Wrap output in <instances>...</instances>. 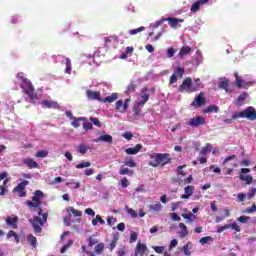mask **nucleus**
Masks as SVG:
<instances>
[{"instance_id": "09e8293b", "label": "nucleus", "mask_w": 256, "mask_h": 256, "mask_svg": "<svg viewBox=\"0 0 256 256\" xmlns=\"http://www.w3.org/2000/svg\"><path fill=\"white\" fill-rule=\"evenodd\" d=\"M163 23H165V18H162L159 21L155 22L154 24H151V27H153L154 29H157V28L161 27V25H163Z\"/></svg>"}, {"instance_id": "ea45409f", "label": "nucleus", "mask_w": 256, "mask_h": 256, "mask_svg": "<svg viewBox=\"0 0 256 256\" xmlns=\"http://www.w3.org/2000/svg\"><path fill=\"white\" fill-rule=\"evenodd\" d=\"M87 151H89V147L85 146V144H80L78 146V153H80L81 155H85Z\"/></svg>"}, {"instance_id": "c9c22d12", "label": "nucleus", "mask_w": 256, "mask_h": 256, "mask_svg": "<svg viewBox=\"0 0 256 256\" xmlns=\"http://www.w3.org/2000/svg\"><path fill=\"white\" fill-rule=\"evenodd\" d=\"M119 174L120 175H130L133 176V170L129 169V168H123L121 167L120 170H119Z\"/></svg>"}, {"instance_id": "5fc2aeb1", "label": "nucleus", "mask_w": 256, "mask_h": 256, "mask_svg": "<svg viewBox=\"0 0 256 256\" xmlns=\"http://www.w3.org/2000/svg\"><path fill=\"white\" fill-rule=\"evenodd\" d=\"M256 195V188H253L246 194L247 199H253Z\"/></svg>"}, {"instance_id": "6e6d98bb", "label": "nucleus", "mask_w": 256, "mask_h": 256, "mask_svg": "<svg viewBox=\"0 0 256 256\" xmlns=\"http://www.w3.org/2000/svg\"><path fill=\"white\" fill-rule=\"evenodd\" d=\"M227 229H231V224H226L224 226L218 227L217 233H223V231H225Z\"/></svg>"}, {"instance_id": "473e14b6", "label": "nucleus", "mask_w": 256, "mask_h": 256, "mask_svg": "<svg viewBox=\"0 0 256 256\" xmlns=\"http://www.w3.org/2000/svg\"><path fill=\"white\" fill-rule=\"evenodd\" d=\"M27 241L28 243H30V245H32V247H37V237L29 234L27 237Z\"/></svg>"}, {"instance_id": "de8ad7c7", "label": "nucleus", "mask_w": 256, "mask_h": 256, "mask_svg": "<svg viewBox=\"0 0 256 256\" xmlns=\"http://www.w3.org/2000/svg\"><path fill=\"white\" fill-rule=\"evenodd\" d=\"M85 167H91V162H81L76 165V169H85Z\"/></svg>"}, {"instance_id": "72a5a7b5", "label": "nucleus", "mask_w": 256, "mask_h": 256, "mask_svg": "<svg viewBox=\"0 0 256 256\" xmlns=\"http://www.w3.org/2000/svg\"><path fill=\"white\" fill-rule=\"evenodd\" d=\"M63 63L66 65L65 73H68V75H71V59L65 58L63 60Z\"/></svg>"}, {"instance_id": "20e7f679", "label": "nucleus", "mask_w": 256, "mask_h": 256, "mask_svg": "<svg viewBox=\"0 0 256 256\" xmlns=\"http://www.w3.org/2000/svg\"><path fill=\"white\" fill-rule=\"evenodd\" d=\"M151 159H154L149 162V165L151 167H159L161 165L162 167H165L168 163L171 162V155L170 154H155L154 156H151Z\"/></svg>"}, {"instance_id": "e433bc0d", "label": "nucleus", "mask_w": 256, "mask_h": 256, "mask_svg": "<svg viewBox=\"0 0 256 256\" xmlns=\"http://www.w3.org/2000/svg\"><path fill=\"white\" fill-rule=\"evenodd\" d=\"M135 89H137V86L135 85V83L131 82L125 91L126 95H130V93H135Z\"/></svg>"}, {"instance_id": "58836bf2", "label": "nucleus", "mask_w": 256, "mask_h": 256, "mask_svg": "<svg viewBox=\"0 0 256 256\" xmlns=\"http://www.w3.org/2000/svg\"><path fill=\"white\" fill-rule=\"evenodd\" d=\"M201 7V1L195 2L192 7L190 8L191 13H197Z\"/></svg>"}, {"instance_id": "9d476101", "label": "nucleus", "mask_w": 256, "mask_h": 256, "mask_svg": "<svg viewBox=\"0 0 256 256\" xmlns=\"http://www.w3.org/2000/svg\"><path fill=\"white\" fill-rule=\"evenodd\" d=\"M86 96L90 101H103V99H101V93L98 91L87 90Z\"/></svg>"}, {"instance_id": "393cba45", "label": "nucleus", "mask_w": 256, "mask_h": 256, "mask_svg": "<svg viewBox=\"0 0 256 256\" xmlns=\"http://www.w3.org/2000/svg\"><path fill=\"white\" fill-rule=\"evenodd\" d=\"M191 47L190 46H184L180 49L178 55L179 57H185V55H189L191 53Z\"/></svg>"}, {"instance_id": "4be33fe9", "label": "nucleus", "mask_w": 256, "mask_h": 256, "mask_svg": "<svg viewBox=\"0 0 256 256\" xmlns=\"http://www.w3.org/2000/svg\"><path fill=\"white\" fill-rule=\"evenodd\" d=\"M180 229H182L181 232H179L180 238L185 239L187 235H189V230H187V226L184 223H179Z\"/></svg>"}, {"instance_id": "f3484780", "label": "nucleus", "mask_w": 256, "mask_h": 256, "mask_svg": "<svg viewBox=\"0 0 256 256\" xmlns=\"http://www.w3.org/2000/svg\"><path fill=\"white\" fill-rule=\"evenodd\" d=\"M218 87L219 89H224L226 93H231V89H229V79L227 78H221Z\"/></svg>"}, {"instance_id": "c85d7f7f", "label": "nucleus", "mask_w": 256, "mask_h": 256, "mask_svg": "<svg viewBox=\"0 0 256 256\" xmlns=\"http://www.w3.org/2000/svg\"><path fill=\"white\" fill-rule=\"evenodd\" d=\"M213 149V145L210 143L206 144V147H202L200 150V155H207V153H211V150Z\"/></svg>"}, {"instance_id": "bf43d9fd", "label": "nucleus", "mask_w": 256, "mask_h": 256, "mask_svg": "<svg viewBox=\"0 0 256 256\" xmlns=\"http://www.w3.org/2000/svg\"><path fill=\"white\" fill-rule=\"evenodd\" d=\"M83 129H85L86 131H91V129H93V124L91 122H84Z\"/></svg>"}, {"instance_id": "7ed1b4c3", "label": "nucleus", "mask_w": 256, "mask_h": 256, "mask_svg": "<svg viewBox=\"0 0 256 256\" xmlns=\"http://www.w3.org/2000/svg\"><path fill=\"white\" fill-rule=\"evenodd\" d=\"M232 119H248V121H256L255 107L250 106L240 112H235L232 115Z\"/></svg>"}, {"instance_id": "4468645a", "label": "nucleus", "mask_w": 256, "mask_h": 256, "mask_svg": "<svg viewBox=\"0 0 256 256\" xmlns=\"http://www.w3.org/2000/svg\"><path fill=\"white\" fill-rule=\"evenodd\" d=\"M165 21H168V24L170 25V27H172V29H177V27H179V23H183V19L173 17L165 18Z\"/></svg>"}, {"instance_id": "a878e982", "label": "nucleus", "mask_w": 256, "mask_h": 256, "mask_svg": "<svg viewBox=\"0 0 256 256\" xmlns=\"http://www.w3.org/2000/svg\"><path fill=\"white\" fill-rule=\"evenodd\" d=\"M234 77H236V86L239 87V89H241V87H246L245 80L241 79L237 72L234 73Z\"/></svg>"}, {"instance_id": "3c124183", "label": "nucleus", "mask_w": 256, "mask_h": 256, "mask_svg": "<svg viewBox=\"0 0 256 256\" xmlns=\"http://www.w3.org/2000/svg\"><path fill=\"white\" fill-rule=\"evenodd\" d=\"M166 53L168 59H171V57H173L175 53H177V50H175V48H168Z\"/></svg>"}, {"instance_id": "f257e3e1", "label": "nucleus", "mask_w": 256, "mask_h": 256, "mask_svg": "<svg viewBox=\"0 0 256 256\" xmlns=\"http://www.w3.org/2000/svg\"><path fill=\"white\" fill-rule=\"evenodd\" d=\"M42 216V219L40 218ZM47 213H43V210L40 208L38 211V216H34L33 218H30L28 221L30 225L33 227L34 233H41L43 231V226L45 223H47Z\"/></svg>"}, {"instance_id": "37998d69", "label": "nucleus", "mask_w": 256, "mask_h": 256, "mask_svg": "<svg viewBox=\"0 0 256 256\" xmlns=\"http://www.w3.org/2000/svg\"><path fill=\"white\" fill-rule=\"evenodd\" d=\"M244 213H247V215H251L253 213H256V204H253L251 207L247 208Z\"/></svg>"}, {"instance_id": "5701e85b", "label": "nucleus", "mask_w": 256, "mask_h": 256, "mask_svg": "<svg viewBox=\"0 0 256 256\" xmlns=\"http://www.w3.org/2000/svg\"><path fill=\"white\" fill-rule=\"evenodd\" d=\"M149 211H154V213H159L161 209H163V206L157 202L156 204H150L148 206Z\"/></svg>"}, {"instance_id": "ddd939ff", "label": "nucleus", "mask_w": 256, "mask_h": 256, "mask_svg": "<svg viewBox=\"0 0 256 256\" xmlns=\"http://www.w3.org/2000/svg\"><path fill=\"white\" fill-rule=\"evenodd\" d=\"M17 221H19V218L17 216H8L5 219L6 225H8V227H11L12 229H17Z\"/></svg>"}, {"instance_id": "e2e57ef3", "label": "nucleus", "mask_w": 256, "mask_h": 256, "mask_svg": "<svg viewBox=\"0 0 256 256\" xmlns=\"http://www.w3.org/2000/svg\"><path fill=\"white\" fill-rule=\"evenodd\" d=\"M122 137H124V139H127V141H131L133 139V133L126 132V133L122 134Z\"/></svg>"}, {"instance_id": "cd10ccee", "label": "nucleus", "mask_w": 256, "mask_h": 256, "mask_svg": "<svg viewBox=\"0 0 256 256\" xmlns=\"http://www.w3.org/2000/svg\"><path fill=\"white\" fill-rule=\"evenodd\" d=\"M66 211H67V213H69V214L72 213L74 217H82V215H83V212H81V211H79V210H75V208H73V207H68V208L66 209Z\"/></svg>"}, {"instance_id": "c756f323", "label": "nucleus", "mask_w": 256, "mask_h": 256, "mask_svg": "<svg viewBox=\"0 0 256 256\" xmlns=\"http://www.w3.org/2000/svg\"><path fill=\"white\" fill-rule=\"evenodd\" d=\"M183 219H186V223H189L190 225H193V220L197 217L195 214H182Z\"/></svg>"}, {"instance_id": "b1692460", "label": "nucleus", "mask_w": 256, "mask_h": 256, "mask_svg": "<svg viewBox=\"0 0 256 256\" xmlns=\"http://www.w3.org/2000/svg\"><path fill=\"white\" fill-rule=\"evenodd\" d=\"M239 179L240 181H246L247 185H251V183H253V176L251 175L240 174Z\"/></svg>"}, {"instance_id": "c03bdc74", "label": "nucleus", "mask_w": 256, "mask_h": 256, "mask_svg": "<svg viewBox=\"0 0 256 256\" xmlns=\"http://www.w3.org/2000/svg\"><path fill=\"white\" fill-rule=\"evenodd\" d=\"M245 199H247V194H245V193L237 194V202L238 203H243V201H245Z\"/></svg>"}, {"instance_id": "f03ea898", "label": "nucleus", "mask_w": 256, "mask_h": 256, "mask_svg": "<svg viewBox=\"0 0 256 256\" xmlns=\"http://www.w3.org/2000/svg\"><path fill=\"white\" fill-rule=\"evenodd\" d=\"M18 77L22 82L21 88L23 89L24 93L30 97V101H34L37 99V95H35V88H33V84L27 80V78L23 77V73H19Z\"/></svg>"}, {"instance_id": "4c0bfd02", "label": "nucleus", "mask_w": 256, "mask_h": 256, "mask_svg": "<svg viewBox=\"0 0 256 256\" xmlns=\"http://www.w3.org/2000/svg\"><path fill=\"white\" fill-rule=\"evenodd\" d=\"M105 249V244L99 243L98 245L95 246V253L96 255H101L103 253V250Z\"/></svg>"}, {"instance_id": "2f4dec72", "label": "nucleus", "mask_w": 256, "mask_h": 256, "mask_svg": "<svg viewBox=\"0 0 256 256\" xmlns=\"http://www.w3.org/2000/svg\"><path fill=\"white\" fill-rule=\"evenodd\" d=\"M97 223H100V225H105V220L101 218V215H96V217L92 220L93 227L97 226Z\"/></svg>"}, {"instance_id": "dca6fc26", "label": "nucleus", "mask_w": 256, "mask_h": 256, "mask_svg": "<svg viewBox=\"0 0 256 256\" xmlns=\"http://www.w3.org/2000/svg\"><path fill=\"white\" fill-rule=\"evenodd\" d=\"M193 107H202L205 105V98L203 97V92H201L196 98L195 101L191 104Z\"/></svg>"}, {"instance_id": "864d4df0", "label": "nucleus", "mask_w": 256, "mask_h": 256, "mask_svg": "<svg viewBox=\"0 0 256 256\" xmlns=\"http://www.w3.org/2000/svg\"><path fill=\"white\" fill-rule=\"evenodd\" d=\"M183 73H185V70L182 67H177L175 70V74L180 77V79L183 78Z\"/></svg>"}, {"instance_id": "69168bd1", "label": "nucleus", "mask_w": 256, "mask_h": 256, "mask_svg": "<svg viewBox=\"0 0 256 256\" xmlns=\"http://www.w3.org/2000/svg\"><path fill=\"white\" fill-rule=\"evenodd\" d=\"M194 82H195V85H193V87H196V91L201 89V79L196 78V79H194Z\"/></svg>"}, {"instance_id": "6ab92c4d", "label": "nucleus", "mask_w": 256, "mask_h": 256, "mask_svg": "<svg viewBox=\"0 0 256 256\" xmlns=\"http://www.w3.org/2000/svg\"><path fill=\"white\" fill-rule=\"evenodd\" d=\"M24 165H27V167H29V169H37V167H39V164H37V162H35V160L31 159V158H25L23 160Z\"/></svg>"}, {"instance_id": "1a4fd4ad", "label": "nucleus", "mask_w": 256, "mask_h": 256, "mask_svg": "<svg viewBox=\"0 0 256 256\" xmlns=\"http://www.w3.org/2000/svg\"><path fill=\"white\" fill-rule=\"evenodd\" d=\"M92 141L93 143H109L111 145V143H113V136L109 134H104L99 136L98 138L93 139Z\"/></svg>"}, {"instance_id": "a18cd8bd", "label": "nucleus", "mask_w": 256, "mask_h": 256, "mask_svg": "<svg viewBox=\"0 0 256 256\" xmlns=\"http://www.w3.org/2000/svg\"><path fill=\"white\" fill-rule=\"evenodd\" d=\"M141 31H145V27L141 26L136 29H132L129 31L130 35H137V33H141Z\"/></svg>"}, {"instance_id": "2eb2a0df", "label": "nucleus", "mask_w": 256, "mask_h": 256, "mask_svg": "<svg viewBox=\"0 0 256 256\" xmlns=\"http://www.w3.org/2000/svg\"><path fill=\"white\" fill-rule=\"evenodd\" d=\"M147 101H149V93H147V89H143L142 95L138 101V106L143 107V105H145L147 103Z\"/></svg>"}, {"instance_id": "338daca9", "label": "nucleus", "mask_w": 256, "mask_h": 256, "mask_svg": "<svg viewBox=\"0 0 256 256\" xmlns=\"http://www.w3.org/2000/svg\"><path fill=\"white\" fill-rule=\"evenodd\" d=\"M153 249L156 253H159V254H161V253H163V251H165V247H163V246H154Z\"/></svg>"}, {"instance_id": "a211bd4d", "label": "nucleus", "mask_w": 256, "mask_h": 256, "mask_svg": "<svg viewBox=\"0 0 256 256\" xmlns=\"http://www.w3.org/2000/svg\"><path fill=\"white\" fill-rule=\"evenodd\" d=\"M142 149L143 145L137 144L134 148H127L125 153H127V155H137V153H139Z\"/></svg>"}, {"instance_id": "49530a36", "label": "nucleus", "mask_w": 256, "mask_h": 256, "mask_svg": "<svg viewBox=\"0 0 256 256\" xmlns=\"http://www.w3.org/2000/svg\"><path fill=\"white\" fill-rule=\"evenodd\" d=\"M124 163L127 165V167H137V163H135V161H133L131 158L126 159Z\"/></svg>"}, {"instance_id": "79ce46f5", "label": "nucleus", "mask_w": 256, "mask_h": 256, "mask_svg": "<svg viewBox=\"0 0 256 256\" xmlns=\"http://www.w3.org/2000/svg\"><path fill=\"white\" fill-rule=\"evenodd\" d=\"M209 241H213V237H211V236L202 237V238L199 240V243H200L201 245H205V243H209Z\"/></svg>"}, {"instance_id": "13d9d810", "label": "nucleus", "mask_w": 256, "mask_h": 256, "mask_svg": "<svg viewBox=\"0 0 256 256\" xmlns=\"http://www.w3.org/2000/svg\"><path fill=\"white\" fill-rule=\"evenodd\" d=\"M73 119H74V121L71 122L72 127H74L75 129L81 127V124L79 123V121H81V120H79V118H76V117Z\"/></svg>"}, {"instance_id": "39448f33", "label": "nucleus", "mask_w": 256, "mask_h": 256, "mask_svg": "<svg viewBox=\"0 0 256 256\" xmlns=\"http://www.w3.org/2000/svg\"><path fill=\"white\" fill-rule=\"evenodd\" d=\"M43 197H45V194H43V191L41 190H36L34 192V196L32 197V202L30 200L26 201V205L30 208V209H35L37 207H41V205L43 204V202H41V199H43Z\"/></svg>"}, {"instance_id": "7c9ffc66", "label": "nucleus", "mask_w": 256, "mask_h": 256, "mask_svg": "<svg viewBox=\"0 0 256 256\" xmlns=\"http://www.w3.org/2000/svg\"><path fill=\"white\" fill-rule=\"evenodd\" d=\"M117 93H113L112 95L106 97L103 101V103H113V101H117L118 99Z\"/></svg>"}, {"instance_id": "f704fd0d", "label": "nucleus", "mask_w": 256, "mask_h": 256, "mask_svg": "<svg viewBox=\"0 0 256 256\" xmlns=\"http://www.w3.org/2000/svg\"><path fill=\"white\" fill-rule=\"evenodd\" d=\"M219 113V107L218 106H215V105H212V106H209L208 108H206L203 113Z\"/></svg>"}, {"instance_id": "423d86ee", "label": "nucleus", "mask_w": 256, "mask_h": 256, "mask_svg": "<svg viewBox=\"0 0 256 256\" xmlns=\"http://www.w3.org/2000/svg\"><path fill=\"white\" fill-rule=\"evenodd\" d=\"M178 91L179 93H183V91L186 93H195V91H197V87L193 86V81L188 77L182 82Z\"/></svg>"}, {"instance_id": "f8f14e48", "label": "nucleus", "mask_w": 256, "mask_h": 256, "mask_svg": "<svg viewBox=\"0 0 256 256\" xmlns=\"http://www.w3.org/2000/svg\"><path fill=\"white\" fill-rule=\"evenodd\" d=\"M145 251H147V245L138 242L136 245L134 256H143L145 254Z\"/></svg>"}, {"instance_id": "a19ab883", "label": "nucleus", "mask_w": 256, "mask_h": 256, "mask_svg": "<svg viewBox=\"0 0 256 256\" xmlns=\"http://www.w3.org/2000/svg\"><path fill=\"white\" fill-rule=\"evenodd\" d=\"M126 211L128 215H130V217H132L133 219L137 217V211L133 210L132 208H129V206H126Z\"/></svg>"}, {"instance_id": "052dcab7", "label": "nucleus", "mask_w": 256, "mask_h": 256, "mask_svg": "<svg viewBox=\"0 0 256 256\" xmlns=\"http://www.w3.org/2000/svg\"><path fill=\"white\" fill-rule=\"evenodd\" d=\"M90 121L96 125V127H101V122L99 121V118L90 117Z\"/></svg>"}, {"instance_id": "bb28decb", "label": "nucleus", "mask_w": 256, "mask_h": 256, "mask_svg": "<svg viewBox=\"0 0 256 256\" xmlns=\"http://www.w3.org/2000/svg\"><path fill=\"white\" fill-rule=\"evenodd\" d=\"M192 247H193V244L191 242H188L187 244H185L182 247V251H183L184 255L191 256V251H189V250L192 249Z\"/></svg>"}, {"instance_id": "0eeeda50", "label": "nucleus", "mask_w": 256, "mask_h": 256, "mask_svg": "<svg viewBox=\"0 0 256 256\" xmlns=\"http://www.w3.org/2000/svg\"><path fill=\"white\" fill-rule=\"evenodd\" d=\"M29 184V181L24 180L21 183H19L15 188L14 192L18 193V197H27V190H25V187Z\"/></svg>"}, {"instance_id": "774afa93", "label": "nucleus", "mask_w": 256, "mask_h": 256, "mask_svg": "<svg viewBox=\"0 0 256 256\" xmlns=\"http://www.w3.org/2000/svg\"><path fill=\"white\" fill-rule=\"evenodd\" d=\"M115 247H117V238H114L109 246L110 251H113L115 249Z\"/></svg>"}, {"instance_id": "9b49d317", "label": "nucleus", "mask_w": 256, "mask_h": 256, "mask_svg": "<svg viewBox=\"0 0 256 256\" xmlns=\"http://www.w3.org/2000/svg\"><path fill=\"white\" fill-rule=\"evenodd\" d=\"M188 125L190 127H199L200 125H205V118L203 117L192 118L188 121Z\"/></svg>"}, {"instance_id": "603ef678", "label": "nucleus", "mask_w": 256, "mask_h": 256, "mask_svg": "<svg viewBox=\"0 0 256 256\" xmlns=\"http://www.w3.org/2000/svg\"><path fill=\"white\" fill-rule=\"evenodd\" d=\"M71 245H73V240H69L68 243L61 248L60 253H65Z\"/></svg>"}, {"instance_id": "aec40b11", "label": "nucleus", "mask_w": 256, "mask_h": 256, "mask_svg": "<svg viewBox=\"0 0 256 256\" xmlns=\"http://www.w3.org/2000/svg\"><path fill=\"white\" fill-rule=\"evenodd\" d=\"M193 191H195V187H193V186H186L184 188L185 194H183L181 196V199H189V197H191V195H193Z\"/></svg>"}, {"instance_id": "8fccbe9b", "label": "nucleus", "mask_w": 256, "mask_h": 256, "mask_svg": "<svg viewBox=\"0 0 256 256\" xmlns=\"http://www.w3.org/2000/svg\"><path fill=\"white\" fill-rule=\"evenodd\" d=\"M97 243H99V240L93 238L92 236L88 238L89 247H93V245H97Z\"/></svg>"}, {"instance_id": "0e129e2a", "label": "nucleus", "mask_w": 256, "mask_h": 256, "mask_svg": "<svg viewBox=\"0 0 256 256\" xmlns=\"http://www.w3.org/2000/svg\"><path fill=\"white\" fill-rule=\"evenodd\" d=\"M36 157H39L41 159L47 157V151H45V150L38 151L37 154H36Z\"/></svg>"}, {"instance_id": "412c9836", "label": "nucleus", "mask_w": 256, "mask_h": 256, "mask_svg": "<svg viewBox=\"0 0 256 256\" xmlns=\"http://www.w3.org/2000/svg\"><path fill=\"white\" fill-rule=\"evenodd\" d=\"M249 97V94L247 92H243L240 94L236 100V105L237 107H241L243 105V102Z\"/></svg>"}, {"instance_id": "680f3d73", "label": "nucleus", "mask_w": 256, "mask_h": 256, "mask_svg": "<svg viewBox=\"0 0 256 256\" xmlns=\"http://www.w3.org/2000/svg\"><path fill=\"white\" fill-rule=\"evenodd\" d=\"M251 219V217L249 216H240L237 221H239L240 223H247V221H249Z\"/></svg>"}, {"instance_id": "6e6552de", "label": "nucleus", "mask_w": 256, "mask_h": 256, "mask_svg": "<svg viewBox=\"0 0 256 256\" xmlns=\"http://www.w3.org/2000/svg\"><path fill=\"white\" fill-rule=\"evenodd\" d=\"M41 106L44 107L45 109H61V106L57 101L53 100H43L41 102Z\"/></svg>"}, {"instance_id": "4d7b16f0", "label": "nucleus", "mask_w": 256, "mask_h": 256, "mask_svg": "<svg viewBox=\"0 0 256 256\" xmlns=\"http://www.w3.org/2000/svg\"><path fill=\"white\" fill-rule=\"evenodd\" d=\"M137 237H139V235L135 231H132L130 234V243H135V241H137Z\"/></svg>"}]
</instances>
